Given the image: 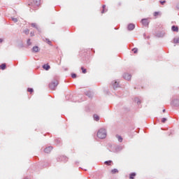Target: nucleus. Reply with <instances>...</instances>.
Here are the masks:
<instances>
[{
  "instance_id": "f257e3e1",
  "label": "nucleus",
  "mask_w": 179,
  "mask_h": 179,
  "mask_svg": "<svg viewBox=\"0 0 179 179\" xmlns=\"http://www.w3.org/2000/svg\"><path fill=\"white\" fill-rule=\"evenodd\" d=\"M97 137L99 139H104L107 137V130L104 128H101L97 132Z\"/></svg>"
},
{
  "instance_id": "f03ea898",
  "label": "nucleus",
  "mask_w": 179,
  "mask_h": 179,
  "mask_svg": "<svg viewBox=\"0 0 179 179\" xmlns=\"http://www.w3.org/2000/svg\"><path fill=\"white\" fill-rule=\"evenodd\" d=\"M83 57V61H85L86 64H89L90 62V56L89 55V53H87V51L84 50V52H81Z\"/></svg>"
},
{
  "instance_id": "7ed1b4c3",
  "label": "nucleus",
  "mask_w": 179,
  "mask_h": 179,
  "mask_svg": "<svg viewBox=\"0 0 179 179\" xmlns=\"http://www.w3.org/2000/svg\"><path fill=\"white\" fill-rule=\"evenodd\" d=\"M58 86V80H54L49 84V87L51 90H55V88Z\"/></svg>"
},
{
  "instance_id": "20e7f679",
  "label": "nucleus",
  "mask_w": 179,
  "mask_h": 179,
  "mask_svg": "<svg viewBox=\"0 0 179 179\" xmlns=\"http://www.w3.org/2000/svg\"><path fill=\"white\" fill-rule=\"evenodd\" d=\"M141 22L143 26H145V27H148V26H149V20H148V18H143L141 19Z\"/></svg>"
},
{
  "instance_id": "39448f33",
  "label": "nucleus",
  "mask_w": 179,
  "mask_h": 179,
  "mask_svg": "<svg viewBox=\"0 0 179 179\" xmlns=\"http://www.w3.org/2000/svg\"><path fill=\"white\" fill-rule=\"evenodd\" d=\"M171 104L173 107H179V99H175L172 100Z\"/></svg>"
},
{
  "instance_id": "423d86ee",
  "label": "nucleus",
  "mask_w": 179,
  "mask_h": 179,
  "mask_svg": "<svg viewBox=\"0 0 179 179\" xmlns=\"http://www.w3.org/2000/svg\"><path fill=\"white\" fill-rule=\"evenodd\" d=\"M164 31H158L155 33V36L156 37L158 38H162V37H164Z\"/></svg>"
},
{
  "instance_id": "0eeeda50",
  "label": "nucleus",
  "mask_w": 179,
  "mask_h": 179,
  "mask_svg": "<svg viewBox=\"0 0 179 179\" xmlns=\"http://www.w3.org/2000/svg\"><path fill=\"white\" fill-rule=\"evenodd\" d=\"M112 86L113 89L115 90V89H117V87H120V82L115 81V80L113 81Z\"/></svg>"
},
{
  "instance_id": "6e6552de",
  "label": "nucleus",
  "mask_w": 179,
  "mask_h": 179,
  "mask_svg": "<svg viewBox=\"0 0 179 179\" xmlns=\"http://www.w3.org/2000/svg\"><path fill=\"white\" fill-rule=\"evenodd\" d=\"M123 78L125 79V80H131V78H132V76L128 73H124L123 74Z\"/></svg>"
},
{
  "instance_id": "1a4fd4ad",
  "label": "nucleus",
  "mask_w": 179,
  "mask_h": 179,
  "mask_svg": "<svg viewBox=\"0 0 179 179\" xmlns=\"http://www.w3.org/2000/svg\"><path fill=\"white\" fill-rule=\"evenodd\" d=\"M57 162H68V157L66 156H60L57 158Z\"/></svg>"
},
{
  "instance_id": "9d476101",
  "label": "nucleus",
  "mask_w": 179,
  "mask_h": 179,
  "mask_svg": "<svg viewBox=\"0 0 179 179\" xmlns=\"http://www.w3.org/2000/svg\"><path fill=\"white\" fill-rule=\"evenodd\" d=\"M135 29V24L133 23H130L127 25V30H129V31H132V30H134Z\"/></svg>"
},
{
  "instance_id": "9b49d317",
  "label": "nucleus",
  "mask_w": 179,
  "mask_h": 179,
  "mask_svg": "<svg viewBox=\"0 0 179 179\" xmlns=\"http://www.w3.org/2000/svg\"><path fill=\"white\" fill-rule=\"evenodd\" d=\"M31 27H34V29H36V30H38V31L41 32V29L40 27H38V26L37 25V24L36 23H31Z\"/></svg>"
},
{
  "instance_id": "f8f14e48",
  "label": "nucleus",
  "mask_w": 179,
  "mask_h": 179,
  "mask_svg": "<svg viewBox=\"0 0 179 179\" xmlns=\"http://www.w3.org/2000/svg\"><path fill=\"white\" fill-rule=\"evenodd\" d=\"M124 149V147L122 145H117L115 147V152H121Z\"/></svg>"
},
{
  "instance_id": "ddd939ff",
  "label": "nucleus",
  "mask_w": 179,
  "mask_h": 179,
  "mask_svg": "<svg viewBox=\"0 0 179 179\" xmlns=\"http://www.w3.org/2000/svg\"><path fill=\"white\" fill-rule=\"evenodd\" d=\"M51 150H52V146H49L45 148L44 152L45 153H50Z\"/></svg>"
},
{
  "instance_id": "4468645a",
  "label": "nucleus",
  "mask_w": 179,
  "mask_h": 179,
  "mask_svg": "<svg viewBox=\"0 0 179 179\" xmlns=\"http://www.w3.org/2000/svg\"><path fill=\"white\" fill-rule=\"evenodd\" d=\"M31 51L32 52H38V51H40V48H38V46H34Z\"/></svg>"
},
{
  "instance_id": "2eb2a0df",
  "label": "nucleus",
  "mask_w": 179,
  "mask_h": 179,
  "mask_svg": "<svg viewBox=\"0 0 179 179\" xmlns=\"http://www.w3.org/2000/svg\"><path fill=\"white\" fill-rule=\"evenodd\" d=\"M171 30H172V31H176V33H178V27H177L176 25H173L171 27Z\"/></svg>"
},
{
  "instance_id": "dca6fc26",
  "label": "nucleus",
  "mask_w": 179,
  "mask_h": 179,
  "mask_svg": "<svg viewBox=\"0 0 179 179\" xmlns=\"http://www.w3.org/2000/svg\"><path fill=\"white\" fill-rule=\"evenodd\" d=\"M93 118H94V121H99V120H100V117L96 114H94L93 115Z\"/></svg>"
},
{
  "instance_id": "f3484780",
  "label": "nucleus",
  "mask_w": 179,
  "mask_h": 179,
  "mask_svg": "<svg viewBox=\"0 0 179 179\" xmlns=\"http://www.w3.org/2000/svg\"><path fill=\"white\" fill-rule=\"evenodd\" d=\"M34 5H36V6H38V5H40V2L41 1V0H32Z\"/></svg>"
},
{
  "instance_id": "a211bd4d",
  "label": "nucleus",
  "mask_w": 179,
  "mask_h": 179,
  "mask_svg": "<svg viewBox=\"0 0 179 179\" xmlns=\"http://www.w3.org/2000/svg\"><path fill=\"white\" fill-rule=\"evenodd\" d=\"M136 173L135 172H133V173H130L129 178L134 179L135 178L134 177H136Z\"/></svg>"
},
{
  "instance_id": "6ab92c4d",
  "label": "nucleus",
  "mask_w": 179,
  "mask_h": 179,
  "mask_svg": "<svg viewBox=\"0 0 179 179\" xmlns=\"http://www.w3.org/2000/svg\"><path fill=\"white\" fill-rule=\"evenodd\" d=\"M173 43L174 44H179V37L178 38H174L173 40Z\"/></svg>"
},
{
  "instance_id": "aec40b11",
  "label": "nucleus",
  "mask_w": 179,
  "mask_h": 179,
  "mask_svg": "<svg viewBox=\"0 0 179 179\" xmlns=\"http://www.w3.org/2000/svg\"><path fill=\"white\" fill-rule=\"evenodd\" d=\"M107 10H106V4H103V6H102V10H101V13H106V11Z\"/></svg>"
},
{
  "instance_id": "412c9836",
  "label": "nucleus",
  "mask_w": 179,
  "mask_h": 179,
  "mask_svg": "<svg viewBox=\"0 0 179 179\" xmlns=\"http://www.w3.org/2000/svg\"><path fill=\"white\" fill-rule=\"evenodd\" d=\"M116 138H117L119 142H122V137L121 136L116 135Z\"/></svg>"
},
{
  "instance_id": "4be33fe9",
  "label": "nucleus",
  "mask_w": 179,
  "mask_h": 179,
  "mask_svg": "<svg viewBox=\"0 0 179 179\" xmlns=\"http://www.w3.org/2000/svg\"><path fill=\"white\" fill-rule=\"evenodd\" d=\"M111 163H112V161H111V160L106 161V162H104V164H106V166H110V165H111Z\"/></svg>"
},
{
  "instance_id": "5701e85b",
  "label": "nucleus",
  "mask_w": 179,
  "mask_h": 179,
  "mask_svg": "<svg viewBox=\"0 0 179 179\" xmlns=\"http://www.w3.org/2000/svg\"><path fill=\"white\" fill-rule=\"evenodd\" d=\"M42 68H51V66H50V64H48V63L45 64L42 66Z\"/></svg>"
},
{
  "instance_id": "b1692460",
  "label": "nucleus",
  "mask_w": 179,
  "mask_h": 179,
  "mask_svg": "<svg viewBox=\"0 0 179 179\" xmlns=\"http://www.w3.org/2000/svg\"><path fill=\"white\" fill-rule=\"evenodd\" d=\"M134 101H135V103H137V104H141V100H139V99L138 98H136L135 99H134Z\"/></svg>"
},
{
  "instance_id": "393cba45",
  "label": "nucleus",
  "mask_w": 179,
  "mask_h": 179,
  "mask_svg": "<svg viewBox=\"0 0 179 179\" xmlns=\"http://www.w3.org/2000/svg\"><path fill=\"white\" fill-rule=\"evenodd\" d=\"M24 47V45L23 44V43H20L18 44V48H23Z\"/></svg>"
},
{
  "instance_id": "a878e982",
  "label": "nucleus",
  "mask_w": 179,
  "mask_h": 179,
  "mask_svg": "<svg viewBox=\"0 0 179 179\" xmlns=\"http://www.w3.org/2000/svg\"><path fill=\"white\" fill-rule=\"evenodd\" d=\"M111 173H112L113 174H115V173H118V169H113V170L111 171Z\"/></svg>"
},
{
  "instance_id": "bb28decb",
  "label": "nucleus",
  "mask_w": 179,
  "mask_h": 179,
  "mask_svg": "<svg viewBox=\"0 0 179 179\" xmlns=\"http://www.w3.org/2000/svg\"><path fill=\"white\" fill-rule=\"evenodd\" d=\"M86 96H87L88 97H92V92H85Z\"/></svg>"
},
{
  "instance_id": "cd10ccee",
  "label": "nucleus",
  "mask_w": 179,
  "mask_h": 179,
  "mask_svg": "<svg viewBox=\"0 0 179 179\" xmlns=\"http://www.w3.org/2000/svg\"><path fill=\"white\" fill-rule=\"evenodd\" d=\"M27 45H31V41L30 38L27 39Z\"/></svg>"
},
{
  "instance_id": "c85d7f7f",
  "label": "nucleus",
  "mask_w": 179,
  "mask_h": 179,
  "mask_svg": "<svg viewBox=\"0 0 179 179\" xmlns=\"http://www.w3.org/2000/svg\"><path fill=\"white\" fill-rule=\"evenodd\" d=\"M132 51L134 54H137L138 53V48H134L132 49Z\"/></svg>"
},
{
  "instance_id": "c756f323",
  "label": "nucleus",
  "mask_w": 179,
  "mask_h": 179,
  "mask_svg": "<svg viewBox=\"0 0 179 179\" xmlns=\"http://www.w3.org/2000/svg\"><path fill=\"white\" fill-rule=\"evenodd\" d=\"M45 41H47V43H48L49 45H52V43H51V41H50V39L45 38Z\"/></svg>"
},
{
  "instance_id": "7c9ffc66",
  "label": "nucleus",
  "mask_w": 179,
  "mask_h": 179,
  "mask_svg": "<svg viewBox=\"0 0 179 179\" xmlns=\"http://www.w3.org/2000/svg\"><path fill=\"white\" fill-rule=\"evenodd\" d=\"M11 20H13V22H14V23H17V18L11 17Z\"/></svg>"
},
{
  "instance_id": "2f4dec72",
  "label": "nucleus",
  "mask_w": 179,
  "mask_h": 179,
  "mask_svg": "<svg viewBox=\"0 0 179 179\" xmlns=\"http://www.w3.org/2000/svg\"><path fill=\"white\" fill-rule=\"evenodd\" d=\"M0 68H6V63H3L0 65Z\"/></svg>"
},
{
  "instance_id": "473e14b6",
  "label": "nucleus",
  "mask_w": 179,
  "mask_h": 179,
  "mask_svg": "<svg viewBox=\"0 0 179 179\" xmlns=\"http://www.w3.org/2000/svg\"><path fill=\"white\" fill-rule=\"evenodd\" d=\"M159 15H160V12H159V11H155L154 13V16H159Z\"/></svg>"
},
{
  "instance_id": "72a5a7b5",
  "label": "nucleus",
  "mask_w": 179,
  "mask_h": 179,
  "mask_svg": "<svg viewBox=\"0 0 179 179\" xmlns=\"http://www.w3.org/2000/svg\"><path fill=\"white\" fill-rule=\"evenodd\" d=\"M29 31H30L29 30V29H26L25 30H24V34H29Z\"/></svg>"
},
{
  "instance_id": "f704fd0d",
  "label": "nucleus",
  "mask_w": 179,
  "mask_h": 179,
  "mask_svg": "<svg viewBox=\"0 0 179 179\" xmlns=\"http://www.w3.org/2000/svg\"><path fill=\"white\" fill-rule=\"evenodd\" d=\"M71 78H73V79H75L76 78V73H71Z\"/></svg>"
},
{
  "instance_id": "c9c22d12",
  "label": "nucleus",
  "mask_w": 179,
  "mask_h": 179,
  "mask_svg": "<svg viewBox=\"0 0 179 179\" xmlns=\"http://www.w3.org/2000/svg\"><path fill=\"white\" fill-rule=\"evenodd\" d=\"M27 92H29V93H33L34 90H33V88H28Z\"/></svg>"
},
{
  "instance_id": "e433bc0d",
  "label": "nucleus",
  "mask_w": 179,
  "mask_h": 179,
  "mask_svg": "<svg viewBox=\"0 0 179 179\" xmlns=\"http://www.w3.org/2000/svg\"><path fill=\"white\" fill-rule=\"evenodd\" d=\"M159 3H161V5H164V3H166V0H164V1L160 0Z\"/></svg>"
},
{
  "instance_id": "4c0bfd02",
  "label": "nucleus",
  "mask_w": 179,
  "mask_h": 179,
  "mask_svg": "<svg viewBox=\"0 0 179 179\" xmlns=\"http://www.w3.org/2000/svg\"><path fill=\"white\" fill-rule=\"evenodd\" d=\"M81 70H82V72H83V73H86L87 70H86L85 68H81Z\"/></svg>"
},
{
  "instance_id": "58836bf2",
  "label": "nucleus",
  "mask_w": 179,
  "mask_h": 179,
  "mask_svg": "<svg viewBox=\"0 0 179 179\" xmlns=\"http://www.w3.org/2000/svg\"><path fill=\"white\" fill-rule=\"evenodd\" d=\"M166 121H167V118L163 117V118L162 119V122L164 123V122H166Z\"/></svg>"
},
{
  "instance_id": "ea45409f",
  "label": "nucleus",
  "mask_w": 179,
  "mask_h": 179,
  "mask_svg": "<svg viewBox=\"0 0 179 179\" xmlns=\"http://www.w3.org/2000/svg\"><path fill=\"white\" fill-rule=\"evenodd\" d=\"M56 142H57V145H59V143H61V139H59V138L56 139Z\"/></svg>"
},
{
  "instance_id": "a19ab883",
  "label": "nucleus",
  "mask_w": 179,
  "mask_h": 179,
  "mask_svg": "<svg viewBox=\"0 0 179 179\" xmlns=\"http://www.w3.org/2000/svg\"><path fill=\"white\" fill-rule=\"evenodd\" d=\"M30 36H31V37H34V31H31V32L30 33Z\"/></svg>"
},
{
  "instance_id": "79ce46f5",
  "label": "nucleus",
  "mask_w": 179,
  "mask_h": 179,
  "mask_svg": "<svg viewBox=\"0 0 179 179\" xmlns=\"http://www.w3.org/2000/svg\"><path fill=\"white\" fill-rule=\"evenodd\" d=\"M1 43H3V38H0V44H1Z\"/></svg>"
},
{
  "instance_id": "37998d69",
  "label": "nucleus",
  "mask_w": 179,
  "mask_h": 179,
  "mask_svg": "<svg viewBox=\"0 0 179 179\" xmlns=\"http://www.w3.org/2000/svg\"><path fill=\"white\" fill-rule=\"evenodd\" d=\"M45 70L49 71L50 68H44Z\"/></svg>"
},
{
  "instance_id": "c03bdc74",
  "label": "nucleus",
  "mask_w": 179,
  "mask_h": 179,
  "mask_svg": "<svg viewBox=\"0 0 179 179\" xmlns=\"http://www.w3.org/2000/svg\"><path fill=\"white\" fill-rule=\"evenodd\" d=\"M144 38H146V34H143Z\"/></svg>"
},
{
  "instance_id": "a18cd8bd",
  "label": "nucleus",
  "mask_w": 179,
  "mask_h": 179,
  "mask_svg": "<svg viewBox=\"0 0 179 179\" xmlns=\"http://www.w3.org/2000/svg\"><path fill=\"white\" fill-rule=\"evenodd\" d=\"M162 112H163V113H166V109H164V110H162Z\"/></svg>"
},
{
  "instance_id": "49530a36",
  "label": "nucleus",
  "mask_w": 179,
  "mask_h": 179,
  "mask_svg": "<svg viewBox=\"0 0 179 179\" xmlns=\"http://www.w3.org/2000/svg\"><path fill=\"white\" fill-rule=\"evenodd\" d=\"M2 71H4L5 68H1Z\"/></svg>"
},
{
  "instance_id": "de8ad7c7",
  "label": "nucleus",
  "mask_w": 179,
  "mask_h": 179,
  "mask_svg": "<svg viewBox=\"0 0 179 179\" xmlns=\"http://www.w3.org/2000/svg\"><path fill=\"white\" fill-rule=\"evenodd\" d=\"M37 68H40V66H37Z\"/></svg>"
},
{
  "instance_id": "09e8293b",
  "label": "nucleus",
  "mask_w": 179,
  "mask_h": 179,
  "mask_svg": "<svg viewBox=\"0 0 179 179\" xmlns=\"http://www.w3.org/2000/svg\"><path fill=\"white\" fill-rule=\"evenodd\" d=\"M147 38H149V36H148V37H147Z\"/></svg>"
},
{
  "instance_id": "8fccbe9b",
  "label": "nucleus",
  "mask_w": 179,
  "mask_h": 179,
  "mask_svg": "<svg viewBox=\"0 0 179 179\" xmlns=\"http://www.w3.org/2000/svg\"><path fill=\"white\" fill-rule=\"evenodd\" d=\"M81 68H83V66H81Z\"/></svg>"
}]
</instances>
